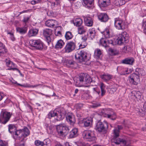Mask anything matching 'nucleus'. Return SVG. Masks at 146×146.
<instances>
[{
	"label": "nucleus",
	"mask_w": 146,
	"mask_h": 146,
	"mask_svg": "<svg viewBox=\"0 0 146 146\" xmlns=\"http://www.w3.org/2000/svg\"><path fill=\"white\" fill-rule=\"evenodd\" d=\"M129 80L130 84L136 85L140 82L139 76L135 73H133L129 76Z\"/></svg>",
	"instance_id": "9b49d317"
},
{
	"label": "nucleus",
	"mask_w": 146,
	"mask_h": 146,
	"mask_svg": "<svg viewBox=\"0 0 146 146\" xmlns=\"http://www.w3.org/2000/svg\"><path fill=\"white\" fill-rule=\"evenodd\" d=\"M29 43L31 46L36 49L41 50L43 48V43L40 40H31Z\"/></svg>",
	"instance_id": "6e6552de"
},
{
	"label": "nucleus",
	"mask_w": 146,
	"mask_h": 146,
	"mask_svg": "<svg viewBox=\"0 0 146 146\" xmlns=\"http://www.w3.org/2000/svg\"><path fill=\"white\" fill-rule=\"evenodd\" d=\"M114 26L118 30H123L125 29V23L119 18L115 19Z\"/></svg>",
	"instance_id": "f8f14e48"
},
{
	"label": "nucleus",
	"mask_w": 146,
	"mask_h": 146,
	"mask_svg": "<svg viewBox=\"0 0 146 146\" xmlns=\"http://www.w3.org/2000/svg\"><path fill=\"white\" fill-rule=\"evenodd\" d=\"M38 30L36 29H30L28 31L27 36L28 37L35 36L38 33Z\"/></svg>",
	"instance_id": "a211bd4d"
},
{
	"label": "nucleus",
	"mask_w": 146,
	"mask_h": 146,
	"mask_svg": "<svg viewBox=\"0 0 146 146\" xmlns=\"http://www.w3.org/2000/svg\"><path fill=\"white\" fill-rule=\"evenodd\" d=\"M11 117L10 113L5 111H2L0 115V122L3 124L6 123Z\"/></svg>",
	"instance_id": "1a4fd4ad"
},
{
	"label": "nucleus",
	"mask_w": 146,
	"mask_h": 146,
	"mask_svg": "<svg viewBox=\"0 0 146 146\" xmlns=\"http://www.w3.org/2000/svg\"><path fill=\"white\" fill-rule=\"evenodd\" d=\"M107 40H106V39L103 38H101L100 41V44L105 47H106L108 46Z\"/></svg>",
	"instance_id": "2f4dec72"
},
{
	"label": "nucleus",
	"mask_w": 146,
	"mask_h": 146,
	"mask_svg": "<svg viewBox=\"0 0 146 146\" xmlns=\"http://www.w3.org/2000/svg\"><path fill=\"white\" fill-rule=\"evenodd\" d=\"M84 22L86 25L88 26H92L93 24V21L92 18L89 17H86L84 18Z\"/></svg>",
	"instance_id": "f3484780"
},
{
	"label": "nucleus",
	"mask_w": 146,
	"mask_h": 146,
	"mask_svg": "<svg viewBox=\"0 0 146 146\" xmlns=\"http://www.w3.org/2000/svg\"><path fill=\"white\" fill-rule=\"evenodd\" d=\"M57 24V22L54 20H48L45 23L46 25L50 27H53Z\"/></svg>",
	"instance_id": "5701e85b"
},
{
	"label": "nucleus",
	"mask_w": 146,
	"mask_h": 146,
	"mask_svg": "<svg viewBox=\"0 0 146 146\" xmlns=\"http://www.w3.org/2000/svg\"><path fill=\"white\" fill-rule=\"evenodd\" d=\"M87 35H84L82 38V40L83 41H85L87 39Z\"/></svg>",
	"instance_id": "e2e57ef3"
},
{
	"label": "nucleus",
	"mask_w": 146,
	"mask_h": 146,
	"mask_svg": "<svg viewBox=\"0 0 146 146\" xmlns=\"http://www.w3.org/2000/svg\"><path fill=\"white\" fill-rule=\"evenodd\" d=\"M102 53V52L100 49L98 48L95 50V55L98 58H100L101 56Z\"/></svg>",
	"instance_id": "a19ab883"
},
{
	"label": "nucleus",
	"mask_w": 146,
	"mask_h": 146,
	"mask_svg": "<svg viewBox=\"0 0 146 146\" xmlns=\"http://www.w3.org/2000/svg\"><path fill=\"white\" fill-rule=\"evenodd\" d=\"M100 106V104L98 103H94L92 107L93 108H96L99 106Z\"/></svg>",
	"instance_id": "680f3d73"
},
{
	"label": "nucleus",
	"mask_w": 146,
	"mask_h": 146,
	"mask_svg": "<svg viewBox=\"0 0 146 146\" xmlns=\"http://www.w3.org/2000/svg\"><path fill=\"white\" fill-rule=\"evenodd\" d=\"M101 115L102 116L110 118L112 120L115 119L116 117L115 113L110 109L102 110L101 111Z\"/></svg>",
	"instance_id": "39448f33"
},
{
	"label": "nucleus",
	"mask_w": 146,
	"mask_h": 146,
	"mask_svg": "<svg viewBox=\"0 0 146 146\" xmlns=\"http://www.w3.org/2000/svg\"><path fill=\"white\" fill-rule=\"evenodd\" d=\"M78 129L74 128L70 132L69 137L71 138L76 137L78 135Z\"/></svg>",
	"instance_id": "a878e982"
},
{
	"label": "nucleus",
	"mask_w": 146,
	"mask_h": 146,
	"mask_svg": "<svg viewBox=\"0 0 146 146\" xmlns=\"http://www.w3.org/2000/svg\"><path fill=\"white\" fill-rule=\"evenodd\" d=\"M75 58L80 62H82L87 60V55L84 51H81L75 55Z\"/></svg>",
	"instance_id": "9d476101"
},
{
	"label": "nucleus",
	"mask_w": 146,
	"mask_h": 146,
	"mask_svg": "<svg viewBox=\"0 0 146 146\" xmlns=\"http://www.w3.org/2000/svg\"><path fill=\"white\" fill-rule=\"evenodd\" d=\"M29 17H26L23 20V21L25 23H27L28 21L29 20Z\"/></svg>",
	"instance_id": "338daca9"
},
{
	"label": "nucleus",
	"mask_w": 146,
	"mask_h": 146,
	"mask_svg": "<svg viewBox=\"0 0 146 146\" xmlns=\"http://www.w3.org/2000/svg\"><path fill=\"white\" fill-rule=\"evenodd\" d=\"M131 47L129 45L124 46L122 49V51L125 53H128L131 51Z\"/></svg>",
	"instance_id": "e433bc0d"
},
{
	"label": "nucleus",
	"mask_w": 146,
	"mask_h": 146,
	"mask_svg": "<svg viewBox=\"0 0 146 146\" xmlns=\"http://www.w3.org/2000/svg\"><path fill=\"white\" fill-rule=\"evenodd\" d=\"M4 45L1 43L0 42V55L6 52Z\"/></svg>",
	"instance_id": "58836bf2"
},
{
	"label": "nucleus",
	"mask_w": 146,
	"mask_h": 146,
	"mask_svg": "<svg viewBox=\"0 0 146 146\" xmlns=\"http://www.w3.org/2000/svg\"><path fill=\"white\" fill-rule=\"evenodd\" d=\"M16 30L17 32L21 34H23L26 33L27 29V27H25L21 28L18 27L17 28Z\"/></svg>",
	"instance_id": "c756f323"
},
{
	"label": "nucleus",
	"mask_w": 146,
	"mask_h": 146,
	"mask_svg": "<svg viewBox=\"0 0 146 146\" xmlns=\"http://www.w3.org/2000/svg\"><path fill=\"white\" fill-rule=\"evenodd\" d=\"M135 91H133L129 94V97L135 101H136V97L135 96Z\"/></svg>",
	"instance_id": "c03bdc74"
},
{
	"label": "nucleus",
	"mask_w": 146,
	"mask_h": 146,
	"mask_svg": "<svg viewBox=\"0 0 146 146\" xmlns=\"http://www.w3.org/2000/svg\"><path fill=\"white\" fill-rule=\"evenodd\" d=\"M30 131L29 129L26 127H24L22 129L16 130L13 133L14 138L19 139L21 138L22 140H24V138L29 135Z\"/></svg>",
	"instance_id": "f03ea898"
},
{
	"label": "nucleus",
	"mask_w": 146,
	"mask_h": 146,
	"mask_svg": "<svg viewBox=\"0 0 146 146\" xmlns=\"http://www.w3.org/2000/svg\"><path fill=\"white\" fill-rule=\"evenodd\" d=\"M13 65H12V64H11V65H10V66H9V68H8V70H17V68H15V64L13 62Z\"/></svg>",
	"instance_id": "8fccbe9b"
},
{
	"label": "nucleus",
	"mask_w": 146,
	"mask_h": 146,
	"mask_svg": "<svg viewBox=\"0 0 146 146\" xmlns=\"http://www.w3.org/2000/svg\"><path fill=\"white\" fill-rule=\"evenodd\" d=\"M128 35L125 32H123L119 35L116 40V42L118 44L121 45L124 42L127 43L129 40Z\"/></svg>",
	"instance_id": "0eeeda50"
},
{
	"label": "nucleus",
	"mask_w": 146,
	"mask_h": 146,
	"mask_svg": "<svg viewBox=\"0 0 146 146\" xmlns=\"http://www.w3.org/2000/svg\"><path fill=\"white\" fill-rule=\"evenodd\" d=\"M112 75L108 74H104L101 76V78L104 81L107 82L109 81L112 78Z\"/></svg>",
	"instance_id": "4be33fe9"
},
{
	"label": "nucleus",
	"mask_w": 146,
	"mask_h": 146,
	"mask_svg": "<svg viewBox=\"0 0 146 146\" xmlns=\"http://www.w3.org/2000/svg\"><path fill=\"white\" fill-rule=\"evenodd\" d=\"M115 4L117 6H121L124 4L125 1L124 0H116L115 1Z\"/></svg>",
	"instance_id": "4c0bfd02"
},
{
	"label": "nucleus",
	"mask_w": 146,
	"mask_h": 146,
	"mask_svg": "<svg viewBox=\"0 0 146 146\" xmlns=\"http://www.w3.org/2000/svg\"><path fill=\"white\" fill-rule=\"evenodd\" d=\"M52 34V31L51 29H46L43 31V35L46 38V41L48 44L51 42V39L50 36Z\"/></svg>",
	"instance_id": "4468645a"
},
{
	"label": "nucleus",
	"mask_w": 146,
	"mask_h": 146,
	"mask_svg": "<svg viewBox=\"0 0 146 146\" xmlns=\"http://www.w3.org/2000/svg\"><path fill=\"white\" fill-rule=\"evenodd\" d=\"M55 35L56 36H60L61 35V32L59 31H58L57 32H56V31H55Z\"/></svg>",
	"instance_id": "0e129e2a"
},
{
	"label": "nucleus",
	"mask_w": 146,
	"mask_h": 146,
	"mask_svg": "<svg viewBox=\"0 0 146 146\" xmlns=\"http://www.w3.org/2000/svg\"><path fill=\"white\" fill-rule=\"evenodd\" d=\"M18 146H25L24 140H21V142L19 143Z\"/></svg>",
	"instance_id": "bf43d9fd"
},
{
	"label": "nucleus",
	"mask_w": 146,
	"mask_h": 146,
	"mask_svg": "<svg viewBox=\"0 0 146 146\" xmlns=\"http://www.w3.org/2000/svg\"><path fill=\"white\" fill-rule=\"evenodd\" d=\"M96 129L99 132L102 131L104 129L103 124L100 121H98L97 123L96 128Z\"/></svg>",
	"instance_id": "b1692460"
},
{
	"label": "nucleus",
	"mask_w": 146,
	"mask_h": 146,
	"mask_svg": "<svg viewBox=\"0 0 146 146\" xmlns=\"http://www.w3.org/2000/svg\"><path fill=\"white\" fill-rule=\"evenodd\" d=\"M78 32L80 34H82L85 33L86 31V29L83 26H80L78 28Z\"/></svg>",
	"instance_id": "c9c22d12"
},
{
	"label": "nucleus",
	"mask_w": 146,
	"mask_h": 146,
	"mask_svg": "<svg viewBox=\"0 0 146 146\" xmlns=\"http://www.w3.org/2000/svg\"><path fill=\"white\" fill-rule=\"evenodd\" d=\"M8 34H9L10 35V38H11V39L13 40L14 41L15 40V37L14 36V35L13 33H8Z\"/></svg>",
	"instance_id": "13d9d810"
},
{
	"label": "nucleus",
	"mask_w": 146,
	"mask_h": 146,
	"mask_svg": "<svg viewBox=\"0 0 146 146\" xmlns=\"http://www.w3.org/2000/svg\"><path fill=\"white\" fill-rule=\"evenodd\" d=\"M109 52L111 55H115L118 53V52L117 50L111 48L109 49Z\"/></svg>",
	"instance_id": "de8ad7c7"
},
{
	"label": "nucleus",
	"mask_w": 146,
	"mask_h": 146,
	"mask_svg": "<svg viewBox=\"0 0 146 146\" xmlns=\"http://www.w3.org/2000/svg\"><path fill=\"white\" fill-rule=\"evenodd\" d=\"M56 129L58 135L62 137H65L66 135L69 131L68 127L64 124L57 125Z\"/></svg>",
	"instance_id": "7ed1b4c3"
},
{
	"label": "nucleus",
	"mask_w": 146,
	"mask_h": 146,
	"mask_svg": "<svg viewBox=\"0 0 146 146\" xmlns=\"http://www.w3.org/2000/svg\"><path fill=\"white\" fill-rule=\"evenodd\" d=\"M135 96L136 100H140L141 98V93L139 91H135Z\"/></svg>",
	"instance_id": "79ce46f5"
},
{
	"label": "nucleus",
	"mask_w": 146,
	"mask_h": 146,
	"mask_svg": "<svg viewBox=\"0 0 146 146\" xmlns=\"http://www.w3.org/2000/svg\"><path fill=\"white\" fill-rule=\"evenodd\" d=\"M9 126V131L10 133H11L13 132L12 129L15 128V127L14 125H9L8 126Z\"/></svg>",
	"instance_id": "3c124183"
},
{
	"label": "nucleus",
	"mask_w": 146,
	"mask_h": 146,
	"mask_svg": "<svg viewBox=\"0 0 146 146\" xmlns=\"http://www.w3.org/2000/svg\"><path fill=\"white\" fill-rule=\"evenodd\" d=\"M133 73L135 74L138 75L144 76L145 74V72L144 70L142 69L139 68H137L135 69V72Z\"/></svg>",
	"instance_id": "cd10ccee"
},
{
	"label": "nucleus",
	"mask_w": 146,
	"mask_h": 146,
	"mask_svg": "<svg viewBox=\"0 0 146 146\" xmlns=\"http://www.w3.org/2000/svg\"><path fill=\"white\" fill-rule=\"evenodd\" d=\"M98 19L102 22H106L108 21V15L105 13H101L98 15Z\"/></svg>",
	"instance_id": "6ab92c4d"
},
{
	"label": "nucleus",
	"mask_w": 146,
	"mask_h": 146,
	"mask_svg": "<svg viewBox=\"0 0 146 146\" xmlns=\"http://www.w3.org/2000/svg\"><path fill=\"white\" fill-rule=\"evenodd\" d=\"M13 83L14 84H17V85H20L22 86H23L25 87H28V88H34L37 87L40 85V84H38L37 85H30L29 84H24L23 85H21V84H18L16 82H13Z\"/></svg>",
	"instance_id": "7c9ffc66"
},
{
	"label": "nucleus",
	"mask_w": 146,
	"mask_h": 146,
	"mask_svg": "<svg viewBox=\"0 0 146 146\" xmlns=\"http://www.w3.org/2000/svg\"><path fill=\"white\" fill-rule=\"evenodd\" d=\"M92 121V118L89 117L84 119L83 120V123L85 127L90 126Z\"/></svg>",
	"instance_id": "aec40b11"
},
{
	"label": "nucleus",
	"mask_w": 146,
	"mask_h": 146,
	"mask_svg": "<svg viewBox=\"0 0 146 146\" xmlns=\"http://www.w3.org/2000/svg\"><path fill=\"white\" fill-rule=\"evenodd\" d=\"M5 62L6 63V66L8 67L10 66V65L12 64L13 65V62L9 59H6L5 60Z\"/></svg>",
	"instance_id": "09e8293b"
},
{
	"label": "nucleus",
	"mask_w": 146,
	"mask_h": 146,
	"mask_svg": "<svg viewBox=\"0 0 146 146\" xmlns=\"http://www.w3.org/2000/svg\"><path fill=\"white\" fill-rule=\"evenodd\" d=\"M94 90V93L95 94H97L98 95L100 96V91L98 90V88H93Z\"/></svg>",
	"instance_id": "5fc2aeb1"
},
{
	"label": "nucleus",
	"mask_w": 146,
	"mask_h": 146,
	"mask_svg": "<svg viewBox=\"0 0 146 146\" xmlns=\"http://www.w3.org/2000/svg\"><path fill=\"white\" fill-rule=\"evenodd\" d=\"M64 43L62 40H60L57 41L55 45V48L57 49H61L63 46Z\"/></svg>",
	"instance_id": "c85d7f7f"
},
{
	"label": "nucleus",
	"mask_w": 146,
	"mask_h": 146,
	"mask_svg": "<svg viewBox=\"0 0 146 146\" xmlns=\"http://www.w3.org/2000/svg\"><path fill=\"white\" fill-rule=\"evenodd\" d=\"M83 106V105L82 104H76L74 106L75 109L78 110H79L82 109Z\"/></svg>",
	"instance_id": "37998d69"
},
{
	"label": "nucleus",
	"mask_w": 146,
	"mask_h": 146,
	"mask_svg": "<svg viewBox=\"0 0 146 146\" xmlns=\"http://www.w3.org/2000/svg\"><path fill=\"white\" fill-rule=\"evenodd\" d=\"M75 47V43L72 42L70 41L67 44L64 48L65 52L66 53L70 52L74 50Z\"/></svg>",
	"instance_id": "ddd939ff"
},
{
	"label": "nucleus",
	"mask_w": 146,
	"mask_h": 146,
	"mask_svg": "<svg viewBox=\"0 0 146 146\" xmlns=\"http://www.w3.org/2000/svg\"><path fill=\"white\" fill-rule=\"evenodd\" d=\"M88 35L92 39H93L95 35V32L94 29H90Z\"/></svg>",
	"instance_id": "f704fd0d"
},
{
	"label": "nucleus",
	"mask_w": 146,
	"mask_h": 146,
	"mask_svg": "<svg viewBox=\"0 0 146 146\" xmlns=\"http://www.w3.org/2000/svg\"><path fill=\"white\" fill-rule=\"evenodd\" d=\"M94 0H82V3L86 7H90L92 5Z\"/></svg>",
	"instance_id": "bb28decb"
},
{
	"label": "nucleus",
	"mask_w": 146,
	"mask_h": 146,
	"mask_svg": "<svg viewBox=\"0 0 146 146\" xmlns=\"http://www.w3.org/2000/svg\"><path fill=\"white\" fill-rule=\"evenodd\" d=\"M104 35L106 38H109L110 36V30L109 28H107L103 32Z\"/></svg>",
	"instance_id": "473e14b6"
},
{
	"label": "nucleus",
	"mask_w": 146,
	"mask_h": 146,
	"mask_svg": "<svg viewBox=\"0 0 146 146\" xmlns=\"http://www.w3.org/2000/svg\"><path fill=\"white\" fill-rule=\"evenodd\" d=\"M108 42H107V43L108 44H108H113V41L112 40L109 39L108 40Z\"/></svg>",
	"instance_id": "69168bd1"
},
{
	"label": "nucleus",
	"mask_w": 146,
	"mask_h": 146,
	"mask_svg": "<svg viewBox=\"0 0 146 146\" xmlns=\"http://www.w3.org/2000/svg\"><path fill=\"white\" fill-rule=\"evenodd\" d=\"M35 143V145L37 146L41 145V146H43L44 145L43 142L38 140H36Z\"/></svg>",
	"instance_id": "49530a36"
},
{
	"label": "nucleus",
	"mask_w": 146,
	"mask_h": 146,
	"mask_svg": "<svg viewBox=\"0 0 146 146\" xmlns=\"http://www.w3.org/2000/svg\"><path fill=\"white\" fill-rule=\"evenodd\" d=\"M73 21L74 25L77 27L81 26L83 23L82 20L80 18H75L73 20Z\"/></svg>",
	"instance_id": "393cba45"
},
{
	"label": "nucleus",
	"mask_w": 146,
	"mask_h": 146,
	"mask_svg": "<svg viewBox=\"0 0 146 146\" xmlns=\"http://www.w3.org/2000/svg\"><path fill=\"white\" fill-rule=\"evenodd\" d=\"M41 1V0H33L31 2V3L32 5H35Z\"/></svg>",
	"instance_id": "4d7b16f0"
},
{
	"label": "nucleus",
	"mask_w": 146,
	"mask_h": 146,
	"mask_svg": "<svg viewBox=\"0 0 146 146\" xmlns=\"http://www.w3.org/2000/svg\"><path fill=\"white\" fill-rule=\"evenodd\" d=\"M64 114L59 109H56L53 111H51L48 114V117L49 119L56 117L55 118L57 120H60L64 118Z\"/></svg>",
	"instance_id": "20e7f679"
},
{
	"label": "nucleus",
	"mask_w": 146,
	"mask_h": 146,
	"mask_svg": "<svg viewBox=\"0 0 146 146\" xmlns=\"http://www.w3.org/2000/svg\"><path fill=\"white\" fill-rule=\"evenodd\" d=\"M82 136L84 139L89 141H95L96 139L94 132L91 131H84L83 133Z\"/></svg>",
	"instance_id": "423d86ee"
},
{
	"label": "nucleus",
	"mask_w": 146,
	"mask_h": 146,
	"mask_svg": "<svg viewBox=\"0 0 146 146\" xmlns=\"http://www.w3.org/2000/svg\"><path fill=\"white\" fill-rule=\"evenodd\" d=\"M65 146H74V145L71 143L68 142H66L65 143Z\"/></svg>",
	"instance_id": "774afa93"
},
{
	"label": "nucleus",
	"mask_w": 146,
	"mask_h": 146,
	"mask_svg": "<svg viewBox=\"0 0 146 146\" xmlns=\"http://www.w3.org/2000/svg\"><path fill=\"white\" fill-rule=\"evenodd\" d=\"M143 26L144 28V32L146 34V21H145L144 23Z\"/></svg>",
	"instance_id": "052dcab7"
},
{
	"label": "nucleus",
	"mask_w": 146,
	"mask_h": 146,
	"mask_svg": "<svg viewBox=\"0 0 146 146\" xmlns=\"http://www.w3.org/2000/svg\"><path fill=\"white\" fill-rule=\"evenodd\" d=\"M66 119L67 121L71 125H73L76 122V119L74 115L72 113H69L68 114Z\"/></svg>",
	"instance_id": "2eb2a0df"
},
{
	"label": "nucleus",
	"mask_w": 146,
	"mask_h": 146,
	"mask_svg": "<svg viewBox=\"0 0 146 146\" xmlns=\"http://www.w3.org/2000/svg\"><path fill=\"white\" fill-rule=\"evenodd\" d=\"M0 146H8V143L4 141L1 140L0 141Z\"/></svg>",
	"instance_id": "864d4df0"
},
{
	"label": "nucleus",
	"mask_w": 146,
	"mask_h": 146,
	"mask_svg": "<svg viewBox=\"0 0 146 146\" xmlns=\"http://www.w3.org/2000/svg\"><path fill=\"white\" fill-rule=\"evenodd\" d=\"M99 3L101 7H105L110 4V0H99Z\"/></svg>",
	"instance_id": "412c9836"
},
{
	"label": "nucleus",
	"mask_w": 146,
	"mask_h": 146,
	"mask_svg": "<svg viewBox=\"0 0 146 146\" xmlns=\"http://www.w3.org/2000/svg\"><path fill=\"white\" fill-rule=\"evenodd\" d=\"M134 61V59L132 57L127 58L121 61V63L123 64H127L132 65Z\"/></svg>",
	"instance_id": "dca6fc26"
},
{
	"label": "nucleus",
	"mask_w": 146,
	"mask_h": 146,
	"mask_svg": "<svg viewBox=\"0 0 146 146\" xmlns=\"http://www.w3.org/2000/svg\"><path fill=\"white\" fill-rule=\"evenodd\" d=\"M117 90V88L115 87H112L109 88L108 91H110V93L111 94L115 92Z\"/></svg>",
	"instance_id": "603ef678"
},
{
	"label": "nucleus",
	"mask_w": 146,
	"mask_h": 146,
	"mask_svg": "<svg viewBox=\"0 0 146 146\" xmlns=\"http://www.w3.org/2000/svg\"><path fill=\"white\" fill-rule=\"evenodd\" d=\"M74 80L77 86L86 87L85 84H89L92 82L90 76L87 74H83L79 77H75Z\"/></svg>",
	"instance_id": "f257e3e1"
},
{
	"label": "nucleus",
	"mask_w": 146,
	"mask_h": 146,
	"mask_svg": "<svg viewBox=\"0 0 146 146\" xmlns=\"http://www.w3.org/2000/svg\"><path fill=\"white\" fill-rule=\"evenodd\" d=\"M73 35L71 32L70 31L67 32L65 35V37L67 40L71 39L73 37Z\"/></svg>",
	"instance_id": "ea45409f"
},
{
	"label": "nucleus",
	"mask_w": 146,
	"mask_h": 146,
	"mask_svg": "<svg viewBox=\"0 0 146 146\" xmlns=\"http://www.w3.org/2000/svg\"><path fill=\"white\" fill-rule=\"evenodd\" d=\"M131 69H129V70L128 68H125V70L124 72L123 73V75L128 74L129 73L131 72Z\"/></svg>",
	"instance_id": "6e6d98bb"
},
{
	"label": "nucleus",
	"mask_w": 146,
	"mask_h": 146,
	"mask_svg": "<svg viewBox=\"0 0 146 146\" xmlns=\"http://www.w3.org/2000/svg\"><path fill=\"white\" fill-rule=\"evenodd\" d=\"M105 86L104 84L101 83L100 85V88H101V93L100 95L101 96H103L106 93V90H105Z\"/></svg>",
	"instance_id": "72a5a7b5"
},
{
	"label": "nucleus",
	"mask_w": 146,
	"mask_h": 146,
	"mask_svg": "<svg viewBox=\"0 0 146 146\" xmlns=\"http://www.w3.org/2000/svg\"><path fill=\"white\" fill-rule=\"evenodd\" d=\"M60 3L56 2H52L51 3V7L52 9H55V7L59 6Z\"/></svg>",
	"instance_id": "a18cd8bd"
}]
</instances>
